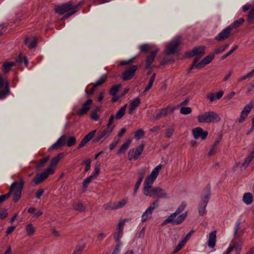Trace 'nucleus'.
I'll return each instance as SVG.
<instances>
[{
    "mask_svg": "<svg viewBox=\"0 0 254 254\" xmlns=\"http://www.w3.org/2000/svg\"><path fill=\"white\" fill-rule=\"evenodd\" d=\"M191 112L190 107H182L180 109V113L183 115H188Z\"/></svg>",
    "mask_w": 254,
    "mask_h": 254,
    "instance_id": "6e6d98bb",
    "label": "nucleus"
},
{
    "mask_svg": "<svg viewBox=\"0 0 254 254\" xmlns=\"http://www.w3.org/2000/svg\"><path fill=\"white\" fill-rule=\"evenodd\" d=\"M76 140L73 136H67V138L66 141L67 146L68 147H71L76 144Z\"/></svg>",
    "mask_w": 254,
    "mask_h": 254,
    "instance_id": "37998d69",
    "label": "nucleus"
},
{
    "mask_svg": "<svg viewBox=\"0 0 254 254\" xmlns=\"http://www.w3.org/2000/svg\"><path fill=\"white\" fill-rule=\"evenodd\" d=\"M247 17L248 22H250L254 19V5L251 7Z\"/></svg>",
    "mask_w": 254,
    "mask_h": 254,
    "instance_id": "603ef678",
    "label": "nucleus"
},
{
    "mask_svg": "<svg viewBox=\"0 0 254 254\" xmlns=\"http://www.w3.org/2000/svg\"><path fill=\"white\" fill-rule=\"evenodd\" d=\"M175 130V128L173 126H171L168 127L166 129L165 137L167 138H170L173 134Z\"/></svg>",
    "mask_w": 254,
    "mask_h": 254,
    "instance_id": "09e8293b",
    "label": "nucleus"
},
{
    "mask_svg": "<svg viewBox=\"0 0 254 254\" xmlns=\"http://www.w3.org/2000/svg\"><path fill=\"white\" fill-rule=\"evenodd\" d=\"M186 206V204L183 202L179 206V207L177 209L176 211L172 213V215H174V217L175 218H176V216L183 211L185 208Z\"/></svg>",
    "mask_w": 254,
    "mask_h": 254,
    "instance_id": "a19ab883",
    "label": "nucleus"
},
{
    "mask_svg": "<svg viewBox=\"0 0 254 254\" xmlns=\"http://www.w3.org/2000/svg\"><path fill=\"white\" fill-rule=\"evenodd\" d=\"M23 185L24 181L22 178H21L20 182L17 183V185L13 190V191H14L13 199L14 202H16L20 199L21 196Z\"/></svg>",
    "mask_w": 254,
    "mask_h": 254,
    "instance_id": "9b49d317",
    "label": "nucleus"
},
{
    "mask_svg": "<svg viewBox=\"0 0 254 254\" xmlns=\"http://www.w3.org/2000/svg\"><path fill=\"white\" fill-rule=\"evenodd\" d=\"M54 172V170L53 169L47 168L44 172L37 174L33 179V182L35 184L38 185L45 180L50 174H52Z\"/></svg>",
    "mask_w": 254,
    "mask_h": 254,
    "instance_id": "6e6552de",
    "label": "nucleus"
},
{
    "mask_svg": "<svg viewBox=\"0 0 254 254\" xmlns=\"http://www.w3.org/2000/svg\"><path fill=\"white\" fill-rule=\"evenodd\" d=\"M96 132V130L95 129L92 130V131L88 133L87 135H86L79 143L78 148H80L84 146L86 144V143L93 137Z\"/></svg>",
    "mask_w": 254,
    "mask_h": 254,
    "instance_id": "bb28decb",
    "label": "nucleus"
},
{
    "mask_svg": "<svg viewBox=\"0 0 254 254\" xmlns=\"http://www.w3.org/2000/svg\"><path fill=\"white\" fill-rule=\"evenodd\" d=\"M161 168L162 165L161 164L157 166L152 171L150 175L146 178L143 184L144 191H146L152 187V185L158 176Z\"/></svg>",
    "mask_w": 254,
    "mask_h": 254,
    "instance_id": "7ed1b4c3",
    "label": "nucleus"
},
{
    "mask_svg": "<svg viewBox=\"0 0 254 254\" xmlns=\"http://www.w3.org/2000/svg\"><path fill=\"white\" fill-rule=\"evenodd\" d=\"M137 68V65H132L127 68L122 74L123 80H128L131 79Z\"/></svg>",
    "mask_w": 254,
    "mask_h": 254,
    "instance_id": "2eb2a0df",
    "label": "nucleus"
},
{
    "mask_svg": "<svg viewBox=\"0 0 254 254\" xmlns=\"http://www.w3.org/2000/svg\"><path fill=\"white\" fill-rule=\"evenodd\" d=\"M96 132V130L95 129L92 130V131L88 133L87 135H86L79 143L78 148H80L84 146L86 144V143L93 137Z\"/></svg>",
    "mask_w": 254,
    "mask_h": 254,
    "instance_id": "a878e982",
    "label": "nucleus"
},
{
    "mask_svg": "<svg viewBox=\"0 0 254 254\" xmlns=\"http://www.w3.org/2000/svg\"><path fill=\"white\" fill-rule=\"evenodd\" d=\"M253 107V101H251L248 105L245 106L241 112L240 118L239 120V122L240 123H242L244 121L245 119L247 117L248 114L250 112Z\"/></svg>",
    "mask_w": 254,
    "mask_h": 254,
    "instance_id": "aec40b11",
    "label": "nucleus"
},
{
    "mask_svg": "<svg viewBox=\"0 0 254 254\" xmlns=\"http://www.w3.org/2000/svg\"><path fill=\"white\" fill-rule=\"evenodd\" d=\"M245 21V19L243 18H241L238 20L234 21L233 23L229 26V27L232 30L233 29H236L239 27Z\"/></svg>",
    "mask_w": 254,
    "mask_h": 254,
    "instance_id": "4c0bfd02",
    "label": "nucleus"
},
{
    "mask_svg": "<svg viewBox=\"0 0 254 254\" xmlns=\"http://www.w3.org/2000/svg\"><path fill=\"white\" fill-rule=\"evenodd\" d=\"M141 52H147L149 50V46L148 44H143L139 47Z\"/></svg>",
    "mask_w": 254,
    "mask_h": 254,
    "instance_id": "338daca9",
    "label": "nucleus"
},
{
    "mask_svg": "<svg viewBox=\"0 0 254 254\" xmlns=\"http://www.w3.org/2000/svg\"><path fill=\"white\" fill-rule=\"evenodd\" d=\"M130 143L131 140L128 139L125 143H123L118 151L117 154L125 153L126 150L128 148Z\"/></svg>",
    "mask_w": 254,
    "mask_h": 254,
    "instance_id": "58836bf2",
    "label": "nucleus"
},
{
    "mask_svg": "<svg viewBox=\"0 0 254 254\" xmlns=\"http://www.w3.org/2000/svg\"><path fill=\"white\" fill-rule=\"evenodd\" d=\"M96 132V130L95 129L92 130V131L88 133L87 135H86L79 143L78 148H80L84 146L86 144V143L93 137Z\"/></svg>",
    "mask_w": 254,
    "mask_h": 254,
    "instance_id": "393cba45",
    "label": "nucleus"
},
{
    "mask_svg": "<svg viewBox=\"0 0 254 254\" xmlns=\"http://www.w3.org/2000/svg\"><path fill=\"white\" fill-rule=\"evenodd\" d=\"M91 119L97 121L99 119V116L97 114L96 111H92L91 113Z\"/></svg>",
    "mask_w": 254,
    "mask_h": 254,
    "instance_id": "774afa93",
    "label": "nucleus"
},
{
    "mask_svg": "<svg viewBox=\"0 0 254 254\" xmlns=\"http://www.w3.org/2000/svg\"><path fill=\"white\" fill-rule=\"evenodd\" d=\"M238 48V45H235L234 46L233 48L230 51H229L227 53H226V54L224 55L222 57H221V59L222 60H224L225 59H226L227 57H228L229 55H230L233 52H234L236 49H237Z\"/></svg>",
    "mask_w": 254,
    "mask_h": 254,
    "instance_id": "052dcab7",
    "label": "nucleus"
},
{
    "mask_svg": "<svg viewBox=\"0 0 254 254\" xmlns=\"http://www.w3.org/2000/svg\"><path fill=\"white\" fill-rule=\"evenodd\" d=\"M64 156V153H61L58 154L56 156L53 158L51 160L50 165L48 168H51V169H53L52 168L55 167L57 165L60 160L63 158Z\"/></svg>",
    "mask_w": 254,
    "mask_h": 254,
    "instance_id": "7c9ffc66",
    "label": "nucleus"
},
{
    "mask_svg": "<svg viewBox=\"0 0 254 254\" xmlns=\"http://www.w3.org/2000/svg\"><path fill=\"white\" fill-rule=\"evenodd\" d=\"M214 57V54H211L205 57L203 59L195 65V68L200 69L204 67L206 64H209Z\"/></svg>",
    "mask_w": 254,
    "mask_h": 254,
    "instance_id": "5701e85b",
    "label": "nucleus"
},
{
    "mask_svg": "<svg viewBox=\"0 0 254 254\" xmlns=\"http://www.w3.org/2000/svg\"><path fill=\"white\" fill-rule=\"evenodd\" d=\"M67 138V136L63 135L60 137L58 140L55 142L50 148L52 149H58L66 144V141Z\"/></svg>",
    "mask_w": 254,
    "mask_h": 254,
    "instance_id": "4be33fe9",
    "label": "nucleus"
},
{
    "mask_svg": "<svg viewBox=\"0 0 254 254\" xmlns=\"http://www.w3.org/2000/svg\"><path fill=\"white\" fill-rule=\"evenodd\" d=\"M159 51V49H157L153 51H151L150 54L147 56L146 60V68H150L151 64L153 63L154 59Z\"/></svg>",
    "mask_w": 254,
    "mask_h": 254,
    "instance_id": "412c9836",
    "label": "nucleus"
},
{
    "mask_svg": "<svg viewBox=\"0 0 254 254\" xmlns=\"http://www.w3.org/2000/svg\"><path fill=\"white\" fill-rule=\"evenodd\" d=\"M84 248V245L81 246H77L73 252V254H81L83 252Z\"/></svg>",
    "mask_w": 254,
    "mask_h": 254,
    "instance_id": "4d7b16f0",
    "label": "nucleus"
},
{
    "mask_svg": "<svg viewBox=\"0 0 254 254\" xmlns=\"http://www.w3.org/2000/svg\"><path fill=\"white\" fill-rule=\"evenodd\" d=\"M186 244V243L185 242V241L182 240L175 248L174 253H177L179 252Z\"/></svg>",
    "mask_w": 254,
    "mask_h": 254,
    "instance_id": "e2e57ef3",
    "label": "nucleus"
},
{
    "mask_svg": "<svg viewBox=\"0 0 254 254\" xmlns=\"http://www.w3.org/2000/svg\"><path fill=\"white\" fill-rule=\"evenodd\" d=\"M144 135V132L142 129H139L135 132V137L137 139H139Z\"/></svg>",
    "mask_w": 254,
    "mask_h": 254,
    "instance_id": "bf43d9fd",
    "label": "nucleus"
},
{
    "mask_svg": "<svg viewBox=\"0 0 254 254\" xmlns=\"http://www.w3.org/2000/svg\"><path fill=\"white\" fill-rule=\"evenodd\" d=\"M216 231H214L209 234L208 245L211 248H213L215 245L216 238Z\"/></svg>",
    "mask_w": 254,
    "mask_h": 254,
    "instance_id": "473e14b6",
    "label": "nucleus"
},
{
    "mask_svg": "<svg viewBox=\"0 0 254 254\" xmlns=\"http://www.w3.org/2000/svg\"><path fill=\"white\" fill-rule=\"evenodd\" d=\"M93 101L91 99H88L84 103L82 104L81 108L78 109L76 114L78 116H83L87 113L89 111Z\"/></svg>",
    "mask_w": 254,
    "mask_h": 254,
    "instance_id": "ddd939ff",
    "label": "nucleus"
},
{
    "mask_svg": "<svg viewBox=\"0 0 254 254\" xmlns=\"http://www.w3.org/2000/svg\"><path fill=\"white\" fill-rule=\"evenodd\" d=\"M123 230H119L117 229L115 233L114 239H115L116 242H118V243H121L119 241V239L123 235Z\"/></svg>",
    "mask_w": 254,
    "mask_h": 254,
    "instance_id": "8fccbe9b",
    "label": "nucleus"
},
{
    "mask_svg": "<svg viewBox=\"0 0 254 254\" xmlns=\"http://www.w3.org/2000/svg\"><path fill=\"white\" fill-rule=\"evenodd\" d=\"M121 87L120 84L114 85L110 90V94L112 96H115Z\"/></svg>",
    "mask_w": 254,
    "mask_h": 254,
    "instance_id": "49530a36",
    "label": "nucleus"
},
{
    "mask_svg": "<svg viewBox=\"0 0 254 254\" xmlns=\"http://www.w3.org/2000/svg\"><path fill=\"white\" fill-rule=\"evenodd\" d=\"M113 131L111 129L104 128L103 129L100 130L98 132V134L96 138L93 140L94 142H99L102 139L107 138Z\"/></svg>",
    "mask_w": 254,
    "mask_h": 254,
    "instance_id": "f3484780",
    "label": "nucleus"
},
{
    "mask_svg": "<svg viewBox=\"0 0 254 254\" xmlns=\"http://www.w3.org/2000/svg\"><path fill=\"white\" fill-rule=\"evenodd\" d=\"M167 115V110L165 109H162L156 112L153 115V118L154 120H157L163 117H165Z\"/></svg>",
    "mask_w": 254,
    "mask_h": 254,
    "instance_id": "72a5a7b5",
    "label": "nucleus"
},
{
    "mask_svg": "<svg viewBox=\"0 0 254 254\" xmlns=\"http://www.w3.org/2000/svg\"><path fill=\"white\" fill-rule=\"evenodd\" d=\"M187 216V213H184L176 218H175L174 215H170L162 223V225H164L169 223H171L173 225H178L184 221Z\"/></svg>",
    "mask_w": 254,
    "mask_h": 254,
    "instance_id": "0eeeda50",
    "label": "nucleus"
},
{
    "mask_svg": "<svg viewBox=\"0 0 254 254\" xmlns=\"http://www.w3.org/2000/svg\"><path fill=\"white\" fill-rule=\"evenodd\" d=\"M114 119H115L114 115H111V116L110 117L109 122L107 124V126L105 127L106 128L111 129L112 131H113L114 130V128L115 127V126L113 125L112 124H113Z\"/></svg>",
    "mask_w": 254,
    "mask_h": 254,
    "instance_id": "a18cd8bd",
    "label": "nucleus"
},
{
    "mask_svg": "<svg viewBox=\"0 0 254 254\" xmlns=\"http://www.w3.org/2000/svg\"><path fill=\"white\" fill-rule=\"evenodd\" d=\"M24 43L25 44L28 45V48L30 49L35 48L37 45V42L35 38L30 41L29 38L27 37L24 40Z\"/></svg>",
    "mask_w": 254,
    "mask_h": 254,
    "instance_id": "ea45409f",
    "label": "nucleus"
},
{
    "mask_svg": "<svg viewBox=\"0 0 254 254\" xmlns=\"http://www.w3.org/2000/svg\"><path fill=\"white\" fill-rule=\"evenodd\" d=\"M181 42L180 37H177L173 39L170 43H169L166 47L165 53L166 55L174 54L177 52L178 46Z\"/></svg>",
    "mask_w": 254,
    "mask_h": 254,
    "instance_id": "423d86ee",
    "label": "nucleus"
},
{
    "mask_svg": "<svg viewBox=\"0 0 254 254\" xmlns=\"http://www.w3.org/2000/svg\"><path fill=\"white\" fill-rule=\"evenodd\" d=\"M204 49L205 47L199 46L192 50L191 55H190V56H196V58L192 63V65H195L198 61L199 58L204 54Z\"/></svg>",
    "mask_w": 254,
    "mask_h": 254,
    "instance_id": "f8f14e48",
    "label": "nucleus"
},
{
    "mask_svg": "<svg viewBox=\"0 0 254 254\" xmlns=\"http://www.w3.org/2000/svg\"><path fill=\"white\" fill-rule=\"evenodd\" d=\"M197 119L198 122L201 123L218 122L221 120L219 115L213 111L205 112L198 116Z\"/></svg>",
    "mask_w": 254,
    "mask_h": 254,
    "instance_id": "f03ea898",
    "label": "nucleus"
},
{
    "mask_svg": "<svg viewBox=\"0 0 254 254\" xmlns=\"http://www.w3.org/2000/svg\"><path fill=\"white\" fill-rule=\"evenodd\" d=\"M96 132V130L95 129L92 130V131L88 133L87 135H86L79 143L78 148H80L84 146L86 144V143L93 137Z\"/></svg>",
    "mask_w": 254,
    "mask_h": 254,
    "instance_id": "b1692460",
    "label": "nucleus"
},
{
    "mask_svg": "<svg viewBox=\"0 0 254 254\" xmlns=\"http://www.w3.org/2000/svg\"><path fill=\"white\" fill-rule=\"evenodd\" d=\"M144 149V144H142L137 146L136 148L135 151L133 150L130 149L128 153V157L129 160L134 158L135 160L137 159Z\"/></svg>",
    "mask_w": 254,
    "mask_h": 254,
    "instance_id": "dca6fc26",
    "label": "nucleus"
},
{
    "mask_svg": "<svg viewBox=\"0 0 254 254\" xmlns=\"http://www.w3.org/2000/svg\"><path fill=\"white\" fill-rule=\"evenodd\" d=\"M96 132V130L95 129L92 130V131L88 133L87 135H86L79 143L78 148H80L84 146L86 144V143L93 137Z\"/></svg>",
    "mask_w": 254,
    "mask_h": 254,
    "instance_id": "cd10ccee",
    "label": "nucleus"
},
{
    "mask_svg": "<svg viewBox=\"0 0 254 254\" xmlns=\"http://www.w3.org/2000/svg\"><path fill=\"white\" fill-rule=\"evenodd\" d=\"M26 231L29 235H31L34 234L35 230L31 224H29L26 226Z\"/></svg>",
    "mask_w": 254,
    "mask_h": 254,
    "instance_id": "13d9d810",
    "label": "nucleus"
},
{
    "mask_svg": "<svg viewBox=\"0 0 254 254\" xmlns=\"http://www.w3.org/2000/svg\"><path fill=\"white\" fill-rule=\"evenodd\" d=\"M241 221L238 220L235 224L234 237L230 243V246L224 254H229L234 249L236 253L239 254L241 250V246L243 243L242 236L244 233V230L239 231L240 229Z\"/></svg>",
    "mask_w": 254,
    "mask_h": 254,
    "instance_id": "f257e3e1",
    "label": "nucleus"
},
{
    "mask_svg": "<svg viewBox=\"0 0 254 254\" xmlns=\"http://www.w3.org/2000/svg\"><path fill=\"white\" fill-rule=\"evenodd\" d=\"M208 192L204 198L202 199V202L199 204L198 213L200 216H203L205 213V208L208 203L209 197L210 194V187L207 186Z\"/></svg>",
    "mask_w": 254,
    "mask_h": 254,
    "instance_id": "4468645a",
    "label": "nucleus"
},
{
    "mask_svg": "<svg viewBox=\"0 0 254 254\" xmlns=\"http://www.w3.org/2000/svg\"><path fill=\"white\" fill-rule=\"evenodd\" d=\"M17 185V182L13 183L10 186L9 191L8 193H7L6 194L2 195L3 197H4V199L5 200L8 198L10 197L12 192L13 191V190L15 189V186Z\"/></svg>",
    "mask_w": 254,
    "mask_h": 254,
    "instance_id": "c03bdc74",
    "label": "nucleus"
},
{
    "mask_svg": "<svg viewBox=\"0 0 254 254\" xmlns=\"http://www.w3.org/2000/svg\"><path fill=\"white\" fill-rule=\"evenodd\" d=\"M254 157L253 155L250 154L245 159L244 162L243 164V166H248L250 163L252 161L253 158Z\"/></svg>",
    "mask_w": 254,
    "mask_h": 254,
    "instance_id": "680f3d73",
    "label": "nucleus"
},
{
    "mask_svg": "<svg viewBox=\"0 0 254 254\" xmlns=\"http://www.w3.org/2000/svg\"><path fill=\"white\" fill-rule=\"evenodd\" d=\"M96 178L94 176L91 175L90 176L87 178L83 182L82 185L83 187L84 188H86L88 184L91 182V181L94 179Z\"/></svg>",
    "mask_w": 254,
    "mask_h": 254,
    "instance_id": "864d4df0",
    "label": "nucleus"
},
{
    "mask_svg": "<svg viewBox=\"0 0 254 254\" xmlns=\"http://www.w3.org/2000/svg\"><path fill=\"white\" fill-rule=\"evenodd\" d=\"M140 100L139 98H136L133 100L129 105L128 113L132 114L133 111L139 105Z\"/></svg>",
    "mask_w": 254,
    "mask_h": 254,
    "instance_id": "2f4dec72",
    "label": "nucleus"
},
{
    "mask_svg": "<svg viewBox=\"0 0 254 254\" xmlns=\"http://www.w3.org/2000/svg\"><path fill=\"white\" fill-rule=\"evenodd\" d=\"M127 198H124L119 202H109L104 205V208L107 209H118L123 207L127 203Z\"/></svg>",
    "mask_w": 254,
    "mask_h": 254,
    "instance_id": "9d476101",
    "label": "nucleus"
},
{
    "mask_svg": "<svg viewBox=\"0 0 254 254\" xmlns=\"http://www.w3.org/2000/svg\"><path fill=\"white\" fill-rule=\"evenodd\" d=\"M192 132L194 136V138L196 139L201 138V139H205L208 134V131H203V129L199 127H197L192 129Z\"/></svg>",
    "mask_w": 254,
    "mask_h": 254,
    "instance_id": "a211bd4d",
    "label": "nucleus"
},
{
    "mask_svg": "<svg viewBox=\"0 0 254 254\" xmlns=\"http://www.w3.org/2000/svg\"><path fill=\"white\" fill-rule=\"evenodd\" d=\"M144 194L152 197H157L167 198L168 196L164 190L159 187L151 188L149 189L144 191Z\"/></svg>",
    "mask_w": 254,
    "mask_h": 254,
    "instance_id": "20e7f679",
    "label": "nucleus"
},
{
    "mask_svg": "<svg viewBox=\"0 0 254 254\" xmlns=\"http://www.w3.org/2000/svg\"><path fill=\"white\" fill-rule=\"evenodd\" d=\"M6 209L3 208H0V219H3L7 216Z\"/></svg>",
    "mask_w": 254,
    "mask_h": 254,
    "instance_id": "69168bd1",
    "label": "nucleus"
},
{
    "mask_svg": "<svg viewBox=\"0 0 254 254\" xmlns=\"http://www.w3.org/2000/svg\"><path fill=\"white\" fill-rule=\"evenodd\" d=\"M79 5L80 3L74 5L71 1H69L64 4L56 6L54 8V10L56 13L62 15L70 10H74L77 8Z\"/></svg>",
    "mask_w": 254,
    "mask_h": 254,
    "instance_id": "39448f33",
    "label": "nucleus"
},
{
    "mask_svg": "<svg viewBox=\"0 0 254 254\" xmlns=\"http://www.w3.org/2000/svg\"><path fill=\"white\" fill-rule=\"evenodd\" d=\"M138 174L139 175V178L138 179V180L137 181V182L136 183V184L135 185V187L134 188V193H133L134 195L136 193L137 190L139 188V187L141 184V183L142 182V180L144 177V176L145 174V170L144 169L141 170V171H139Z\"/></svg>",
    "mask_w": 254,
    "mask_h": 254,
    "instance_id": "c756f323",
    "label": "nucleus"
},
{
    "mask_svg": "<svg viewBox=\"0 0 254 254\" xmlns=\"http://www.w3.org/2000/svg\"><path fill=\"white\" fill-rule=\"evenodd\" d=\"M73 209L75 210L82 212L84 211L85 207L81 202L76 203L73 205Z\"/></svg>",
    "mask_w": 254,
    "mask_h": 254,
    "instance_id": "de8ad7c7",
    "label": "nucleus"
},
{
    "mask_svg": "<svg viewBox=\"0 0 254 254\" xmlns=\"http://www.w3.org/2000/svg\"><path fill=\"white\" fill-rule=\"evenodd\" d=\"M49 159V157L47 156L45 158L40 159L39 163L36 165V167L37 168H40L43 167L45 164L48 161Z\"/></svg>",
    "mask_w": 254,
    "mask_h": 254,
    "instance_id": "3c124183",
    "label": "nucleus"
},
{
    "mask_svg": "<svg viewBox=\"0 0 254 254\" xmlns=\"http://www.w3.org/2000/svg\"><path fill=\"white\" fill-rule=\"evenodd\" d=\"M127 106V105H125L123 107H122L117 112L116 116V119L117 120L121 119L123 116L124 115L126 110V107Z\"/></svg>",
    "mask_w": 254,
    "mask_h": 254,
    "instance_id": "79ce46f5",
    "label": "nucleus"
},
{
    "mask_svg": "<svg viewBox=\"0 0 254 254\" xmlns=\"http://www.w3.org/2000/svg\"><path fill=\"white\" fill-rule=\"evenodd\" d=\"M106 79H107L106 76H102L98 80H97L95 83H93L94 86L97 87V86L101 85L106 81Z\"/></svg>",
    "mask_w": 254,
    "mask_h": 254,
    "instance_id": "5fc2aeb1",
    "label": "nucleus"
},
{
    "mask_svg": "<svg viewBox=\"0 0 254 254\" xmlns=\"http://www.w3.org/2000/svg\"><path fill=\"white\" fill-rule=\"evenodd\" d=\"M9 92L8 83L0 74V98L3 99Z\"/></svg>",
    "mask_w": 254,
    "mask_h": 254,
    "instance_id": "1a4fd4ad",
    "label": "nucleus"
},
{
    "mask_svg": "<svg viewBox=\"0 0 254 254\" xmlns=\"http://www.w3.org/2000/svg\"><path fill=\"white\" fill-rule=\"evenodd\" d=\"M222 135H219L217 139L214 142L213 144L212 145L209 152L208 153V156H211L216 153V147L219 145L220 141L222 139Z\"/></svg>",
    "mask_w": 254,
    "mask_h": 254,
    "instance_id": "c85d7f7f",
    "label": "nucleus"
},
{
    "mask_svg": "<svg viewBox=\"0 0 254 254\" xmlns=\"http://www.w3.org/2000/svg\"><path fill=\"white\" fill-rule=\"evenodd\" d=\"M159 205V201L158 200H155L152 203L150 204V206L148 208V209L151 212H153V210L155 209V207H158Z\"/></svg>",
    "mask_w": 254,
    "mask_h": 254,
    "instance_id": "0e129e2a",
    "label": "nucleus"
},
{
    "mask_svg": "<svg viewBox=\"0 0 254 254\" xmlns=\"http://www.w3.org/2000/svg\"><path fill=\"white\" fill-rule=\"evenodd\" d=\"M15 65V63L12 62H6L2 65L3 71L6 73L8 72L10 70L11 68Z\"/></svg>",
    "mask_w": 254,
    "mask_h": 254,
    "instance_id": "c9c22d12",
    "label": "nucleus"
},
{
    "mask_svg": "<svg viewBox=\"0 0 254 254\" xmlns=\"http://www.w3.org/2000/svg\"><path fill=\"white\" fill-rule=\"evenodd\" d=\"M253 199V194L250 192L244 193L243 197V201L247 205L251 204L252 203Z\"/></svg>",
    "mask_w": 254,
    "mask_h": 254,
    "instance_id": "f704fd0d",
    "label": "nucleus"
},
{
    "mask_svg": "<svg viewBox=\"0 0 254 254\" xmlns=\"http://www.w3.org/2000/svg\"><path fill=\"white\" fill-rule=\"evenodd\" d=\"M231 29L228 26L223 29L217 36L215 39L218 41H223L228 38L231 33Z\"/></svg>",
    "mask_w": 254,
    "mask_h": 254,
    "instance_id": "6ab92c4d",
    "label": "nucleus"
},
{
    "mask_svg": "<svg viewBox=\"0 0 254 254\" xmlns=\"http://www.w3.org/2000/svg\"><path fill=\"white\" fill-rule=\"evenodd\" d=\"M152 212L147 208L142 215L141 221L144 222L147 221V220L150 219L152 217Z\"/></svg>",
    "mask_w": 254,
    "mask_h": 254,
    "instance_id": "e433bc0d",
    "label": "nucleus"
}]
</instances>
